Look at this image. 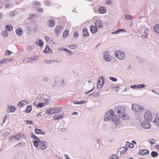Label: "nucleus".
Returning a JSON list of instances; mask_svg holds the SVG:
<instances>
[{
    "mask_svg": "<svg viewBox=\"0 0 159 159\" xmlns=\"http://www.w3.org/2000/svg\"><path fill=\"white\" fill-rule=\"evenodd\" d=\"M115 112L117 115L123 120H126L128 116L125 114L126 108L125 107L119 103H117L113 105Z\"/></svg>",
    "mask_w": 159,
    "mask_h": 159,
    "instance_id": "obj_1",
    "label": "nucleus"
},
{
    "mask_svg": "<svg viewBox=\"0 0 159 159\" xmlns=\"http://www.w3.org/2000/svg\"><path fill=\"white\" fill-rule=\"evenodd\" d=\"M34 146L39 149L43 150L46 149L48 145L47 142L43 140L39 139L38 141L34 140L33 141Z\"/></svg>",
    "mask_w": 159,
    "mask_h": 159,
    "instance_id": "obj_2",
    "label": "nucleus"
},
{
    "mask_svg": "<svg viewBox=\"0 0 159 159\" xmlns=\"http://www.w3.org/2000/svg\"><path fill=\"white\" fill-rule=\"evenodd\" d=\"M51 97L44 94H39L37 97V99L40 101H42L43 103L44 106L50 105V102H49V100Z\"/></svg>",
    "mask_w": 159,
    "mask_h": 159,
    "instance_id": "obj_3",
    "label": "nucleus"
},
{
    "mask_svg": "<svg viewBox=\"0 0 159 159\" xmlns=\"http://www.w3.org/2000/svg\"><path fill=\"white\" fill-rule=\"evenodd\" d=\"M132 109L134 111L137 112L142 111H144V108L143 106L136 104H132Z\"/></svg>",
    "mask_w": 159,
    "mask_h": 159,
    "instance_id": "obj_4",
    "label": "nucleus"
},
{
    "mask_svg": "<svg viewBox=\"0 0 159 159\" xmlns=\"http://www.w3.org/2000/svg\"><path fill=\"white\" fill-rule=\"evenodd\" d=\"M114 116V111L112 110L108 111L104 117V120H108L111 119Z\"/></svg>",
    "mask_w": 159,
    "mask_h": 159,
    "instance_id": "obj_5",
    "label": "nucleus"
},
{
    "mask_svg": "<svg viewBox=\"0 0 159 159\" xmlns=\"http://www.w3.org/2000/svg\"><path fill=\"white\" fill-rule=\"evenodd\" d=\"M115 54L116 58L120 60L123 59L125 56L124 52L120 50L116 51L115 52Z\"/></svg>",
    "mask_w": 159,
    "mask_h": 159,
    "instance_id": "obj_6",
    "label": "nucleus"
},
{
    "mask_svg": "<svg viewBox=\"0 0 159 159\" xmlns=\"http://www.w3.org/2000/svg\"><path fill=\"white\" fill-rule=\"evenodd\" d=\"M37 57V56H34L31 57L30 58H26L24 59L23 61L25 63L29 62L32 63L34 61L36 62L38 60Z\"/></svg>",
    "mask_w": 159,
    "mask_h": 159,
    "instance_id": "obj_7",
    "label": "nucleus"
},
{
    "mask_svg": "<svg viewBox=\"0 0 159 159\" xmlns=\"http://www.w3.org/2000/svg\"><path fill=\"white\" fill-rule=\"evenodd\" d=\"M144 118L147 121L150 122L152 121V115L149 110L146 111L144 114Z\"/></svg>",
    "mask_w": 159,
    "mask_h": 159,
    "instance_id": "obj_8",
    "label": "nucleus"
},
{
    "mask_svg": "<svg viewBox=\"0 0 159 159\" xmlns=\"http://www.w3.org/2000/svg\"><path fill=\"white\" fill-rule=\"evenodd\" d=\"M111 57L109 52L107 51L104 53L103 59L106 61H109L111 60Z\"/></svg>",
    "mask_w": 159,
    "mask_h": 159,
    "instance_id": "obj_9",
    "label": "nucleus"
},
{
    "mask_svg": "<svg viewBox=\"0 0 159 159\" xmlns=\"http://www.w3.org/2000/svg\"><path fill=\"white\" fill-rule=\"evenodd\" d=\"M149 121H147L143 122L141 125V126L143 128L149 129L150 127V124Z\"/></svg>",
    "mask_w": 159,
    "mask_h": 159,
    "instance_id": "obj_10",
    "label": "nucleus"
},
{
    "mask_svg": "<svg viewBox=\"0 0 159 159\" xmlns=\"http://www.w3.org/2000/svg\"><path fill=\"white\" fill-rule=\"evenodd\" d=\"M100 78L102 82L99 84H97V89L98 90L100 89L103 86L104 81V78L103 76L100 77Z\"/></svg>",
    "mask_w": 159,
    "mask_h": 159,
    "instance_id": "obj_11",
    "label": "nucleus"
},
{
    "mask_svg": "<svg viewBox=\"0 0 159 159\" xmlns=\"http://www.w3.org/2000/svg\"><path fill=\"white\" fill-rule=\"evenodd\" d=\"M149 153V151L147 149L141 150L139 151V154L140 155L144 156L148 155Z\"/></svg>",
    "mask_w": 159,
    "mask_h": 159,
    "instance_id": "obj_12",
    "label": "nucleus"
},
{
    "mask_svg": "<svg viewBox=\"0 0 159 159\" xmlns=\"http://www.w3.org/2000/svg\"><path fill=\"white\" fill-rule=\"evenodd\" d=\"M64 115V113H62L61 114H60V115H59V114L54 115L53 116V118L56 120H58V119H61L62 118H63Z\"/></svg>",
    "mask_w": 159,
    "mask_h": 159,
    "instance_id": "obj_13",
    "label": "nucleus"
},
{
    "mask_svg": "<svg viewBox=\"0 0 159 159\" xmlns=\"http://www.w3.org/2000/svg\"><path fill=\"white\" fill-rule=\"evenodd\" d=\"M90 30L92 33H95L98 31V28L97 27L93 25L90 27Z\"/></svg>",
    "mask_w": 159,
    "mask_h": 159,
    "instance_id": "obj_14",
    "label": "nucleus"
},
{
    "mask_svg": "<svg viewBox=\"0 0 159 159\" xmlns=\"http://www.w3.org/2000/svg\"><path fill=\"white\" fill-rule=\"evenodd\" d=\"M46 113L49 115L54 114L53 108L51 107L47 109L46 111Z\"/></svg>",
    "mask_w": 159,
    "mask_h": 159,
    "instance_id": "obj_15",
    "label": "nucleus"
},
{
    "mask_svg": "<svg viewBox=\"0 0 159 159\" xmlns=\"http://www.w3.org/2000/svg\"><path fill=\"white\" fill-rule=\"evenodd\" d=\"M112 121L114 124L118 125L120 123V120L119 118L114 117L112 119Z\"/></svg>",
    "mask_w": 159,
    "mask_h": 159,
    "instance_id": "obj_16",
    "label": "nucleus"
},
{
    "mask_svg": "<svg viewBox=\"0 0 159 159\" xmlns=\"http://www.w3.org/2000/svg\"><path fill=\"white\" fill-rule=\"evenodd\" d=\"M35 132L36 134H41L44 135L45 134V132L40 129H36L35 130Z\"/></svg>",
    "mask_w": 159,
    "mask_h": 159,
    "instance_id": "obj_17",
    "label": "nucleus"
},
{
    "mask_svg": "<svg viewBox=\"0 0 159 159\" xmlns=\"http://www.w3.org/2000/svg\"><path fill=\"white\" fill-rule=\"evenodd\" d=\"M48 23L50 27H53L55 24V22L54 20H49L48 21Z\"/></svg>",
    "mask_w": 159,
    "mask_h": 159,
    "instance_id": "obj_18",
    "label": "nucleus"
},
{
    "mask_svg": "<svg viewBox=\"0 0 159 159\" xmlns=\"http://www.w3.org/2000/svg\"><path fill=\"white\" fill-rule=\"evenodd\" d=\"M120 154H124L127 150V148L126 147H124L120 148Z\"/></svg>",
    "mask_w": 159,
    "mask_h": 159,
    "instance_id": "obj_19",
    "label": "nucleus"
},
{
    "mask_svg": "<svg viewBox=\"0 0 159 159\" xmlns=\"http://www.w3.org/2000/svg\"><path fill=\"white\" fill-rule=\"evenodd\" d=\"M16 110L15 107L13 106H11L9 107L7 109V112H13Z\"/></svg>",
    "mask_w": 159,
    "mask_h": 159,
    "instance_id": "obj_20",
    "label": "nucleus"
},
{
    "mask_svg": "<svg viewBox=\"0 0 159 159\" xmlns=\"http://www.w3.org/2000/svg\"><path fill=\"white\" fill-rule=\"evenodd\" d=\"M62 27L61 26L56 27L55 31L56 33L57 34H58L61 31H62Z\"/></svg>",
    "mask_w": 159,
    "mask_h": 159,
    "instance_id": "obj_21",
    "label": "nucleus"
},
{
    "mask_svg": "<svg viewBox=\"0 0 159 159\" xmlns=\"http://www.w3.org/2000/svg\"><path fill=\"white\" fill-rule=\"evenodd\" d=\"M24 135L21 133H18L16 135L14 136L15 139L17 140H19L22 138V136H24Z\"/></svg>",
    "mask_w": 159,
    "mask_h": 159,
    "instance_id": "obj_22",
    "label": "nucleus"
},
{
    "mask_svg": "<svg viewBox=\"0 0 159 159\" xmlns=\"http://www.w3.org/2000/svg\"><path fill=\"white\" fill-rule=\"evenodd\" d=\"M98 11L100 13L103 14L106 12L107 10L104 7H101L99 8Z\"/></svg>",
    "mask_w": 159,
    "mask_h": 159,
    "instance_id": "obj_23",
    "label": "nucleus"
},
{
    "mask_svg": "<svg viewBox=\"0 0 159 159\" xmlns=\"http://www.w3.org/2000/svg\"><path fill=\"white\" fill-rule=\"evenodd\" d=\"M27 101L24 100L21 101L18 104V106L21 107L24 105H25Z\"/></svg>",
    "mask_w": 159,
    "mask_h": 159,
    "instance_id": "obj_24",
    "label": "nucleus"
},
{
    "mask_svg": "<svg viewBox=\"0 0 159 159\" xmlns=\"http://www.w3.org/2000/svg\"><path fill=\"white\" fill-rule=\"evenodd\" d=\"M95 25L97 26H98L99 28H100L102 27L103 24L99 20H97L95 23Z\"/></svg>",
    "mask_w": 159,
    "mask_h": 159,
    "instance_id": "obj_25",
    "label": "nucleus"
},
{
    "mask_svg": "<svg viewBox=\"0 0 159 159\" xmlns=\"http://www.w3.org/2000/svg\"><path fill=\"white\" fill-rule=\"evenodd\" d=\"M53 108L54 110V114L59 112L61 111V108L59 107Z\"/></svg>",
    "mask_w": 159,
    "mask_h": 159,
    "instance_id": "obj_26",
    "label": "nucleus"
},
{
    "mask_svg": "<svg viewBox=\"0 0 159 159\" xmlns=\"http://www.w3.org/2000/svg\"><path fill=\"white\" fill-rule=\"evenodd\" d=\"M16 33L17 35L20 36L23 34V31L21 28H19L16 30Z\"/></svg>",
    "mask_w": 159,
    "mask_h": 159,
    "instance_id": "obj_27",
    "label": "nucleus"
},
{
    "mask_svg": "<svg viewBox=\"0 0 159 159\" xmlns=\"http://www.w3.org/2000/svg\"><path fill=\"white\" fill-rule=\"evenodd\" d=\"M154 30L156 33H159V24L157 25L154 26Z\"/></svg>",
    "mask_w": 159,
    "mask_h": 159,
    "instance_id": "obj_28",
    "label": "nucleus"
},
{
    "mask_svg": "<svg viewBox=\"0 0 159 159\" xmlns=\"http://www.w3.org/2000/svg\"><path fill=\"white\" fill-rule=\"evenodd\" d=\"M69 31L68 30H65L63 33V37L64 38L67 37L69 35Z\"/></svg>",
    "mask_w": 159,
    "mask_h": 159,
    "instance_id": "obj_29",
    "label": "nucleus"
},
{
    "mask_svg": "<svg viewBox=\"0 0 159 159\" xmlns=\"http://www.w3.org/2000/svg\"><path fill=\"white\" fill-rule=\"evenodd\" d=\"M122 31H125V30L124 29H119L115 32H112L111 33L112 34H117L119 33L122 32Z\"/></svg>",
    "mask_w": 159,
    "mask_h": 159,
    "instance_id": "obj_30",
    "label": "nucleus"
},
{
    "mask_svg": "<svg viewBox=\"0 0 159 159\" xmlns=\"http://www.w3.org/2000/svg\"><path fill=\"white\" fill-rule=\"evenodd\" d=\"M86 102L85 101L82 100L81 101H74V103L75 104H83L85 103Z\"/></svg>",
    "mask_w": 159,
    "mask_h": 159,
    "instance_id": "obj_31",
    "label": "nucleus"
},
{
    "mask_svg": "<svg viewBox=\"0 0 159 159\" xmlns=\"http://www.w3.org/2000/svg\"><path fill=\"white\" fill-rule=\"evenodd\" d=\"M5 29L7 31H10L12 29L13 27L11 25H6Z\"/></svg>",
    "mask_w": 159,
    "mask_h": 159,
    "instance_id": "obj_32",
    "label": "nucleus"
},
{
    "mask_svg": "<svg viewBox=\"0 0 159 159\" xmlns=\"http://www.w3.org/2000/svg\"><path fill=\"white\" fill-rule=\"evenodd\" d=\"M83 34L84 36H88L89 35V34L87 31V29H84L83 30Z\"/></svg>",
    "mask_w": 159,
    "mask_h": 159,
    "instance_id": "obj_33",
    "label": "nucleus"
},
{
    "mask_svg": "<svg viewBox=\"0 0 159 159\" xmlns=\"http://www.w3.org/2000/svg\"><path fill=\"white\" fill-rule=\"evenodd\" d=\"M158 155V153L155 151H152L151 153V156L153 157H157Z\"/></svg>",
    "mask_w": 159,
    "mask_h": 159,
    "instance_id": "obj_34",
    "label": "nucleus"
},
{
    "mask_svg": "<svg viewBox=\"0 0 159 159\" xmlns=\"http://www.w3.org/2000/svg\"><path fill=\"white\" fill-rule=\"evenodd\" d=\"M36 45H38L39 46H42L43 44V41L41 40H39L38 41H36L35 42Z\"/></svg>",
    "mask_w": 159,
    "mask_h": 159,
    "instance_id": "obj_35",
    "label": "nucleus"
},
{
    "mask_svg": "<svg viewBox=\"0 0 159 159\" xmlns=\"http://www.w3.org/2000/svg\"><path fill=\"white\" fill-rule=\"evenodd\" d=\"M25 143L23 142H19L18 144L16 145L15 146L16 147H23L24 146H25Z\"/></svg>",
    "mask_w": 159,
    "mask_h": 159,
    "instance_id": "obj_36",
    "label": "nucleus"
},
{
    "mask_svg": "<svg viewBox=\"0 0 159 159\" xmlns=\"http://www.w3.org/2000/svg\"><path fill=\"white\" fill-rule=\"evenodd\" d=\"M8 33L5 30H3L1 32L2 35L5 38H6L7 37Z\"/></svg>",
    "mask_w": 159,
    "mask_h": 159,
    "instance_id": "obj_37",
    "label": "nucleus"
},
{
    "mask_svg": "<svg viewBox=\"0 0 159 159\" xmlns=\"http://www.w3.org/2000/svg\"><path fill=\"white\" fill-rule=\"evenodd\" d=\"M32 110V106H31L30 105L28 106L27 107V108L25 110V112H26L29 113Z\"/></svg>",
    "mask_w": 159,
    "mask_h": 159,
    "instance_id": "obj_38",
    "label": "nucleus"
},
{
    "mask_svg": "<svg viewBox=\"0 0 159 159\" xmlns=\"http://www.w3.org/2000/svg\"><path fill=\"white\" fill-rule=\"evenodd\" d=\"M119 159V157L117 154L112 155L108 159Z\"/></svg>",
    "mask_w": 159,
    "mask_h": 159,
    "instance_id": "obj_39",
    "label": "nucleus"
},
{
    "mask_svg": "<svg viewBox=\"0 0 159 159\" xmlns=\"http://www.w3.org/2000/svg\"><path fill=\"white\" fill-rule=\"evenodd\" d=\"M50 49L49 48V46L46 45V48L43 50V52L44 53H48L49 52Z\"/></svg>",
    "mask_w": 159,
    "mask_h": 159,
    "instance_id": "obj_40",
    "label": "nucleus"
},
{
    "mask_svg": "<svg viewBox=\"0 0 159 159\" xmlns=\"http://www.w3.org/2000/svg\"><path fill=\"white\" fill-rule=\"evenodd\" d=\"M126 146H128L129 147L131 148H133L134 147V145L133 144L130 143L128 142H126Z\"/></svg>",
    "mask_w": 159,
    "mask_h": 159,
    "instance_id": "obj_41",
    "label": "nucleus"
},
{
    "mask_svg": "<svg viewBox=\"0 0 159 159\" xmlns=\"http://www.w3.org/2000/svg\"><path fill=\"white\" fill-rule=\"evenodd\" d=\"M30 136L32 138L37 140V141H38V140H39V139L38 137L35 136L33 133H32L31 134Z\"/></svg>",
    "mask_w": 159,
    "mask_h": 159,
    "instance_id": "obj_42",
    "label": "nucleus"
},
{
    "mask_svg": "<svg viewBox=\"0 0 159 159\" xmlns=\"http://www.w3.org/2000/svg\"><path fill=\"white\" fill-rule=\"evenodd\" d=\"M125 18L127 20H130L132 19V16L129 15H126L125 16Z\"/></svg>",
    "mask_w": 159,
    "mask_h": 159,
    "instance_id": "obj_43",
    "label": "nucleus"
},
{
    "mask_svg": "<svg viewBox=\"0 0 159 159\" xmlns=\"http://www.w3.org/2000/svg\"><path fill=\"white\" fill-rule=\"evenodd\" d=\"M156 142V140L152 139H149L148 141V142L151 145H153Z\"/></svg>",
    "mask_w": 159,
    "mask_h": 159,
    "instance_id": "obj_44",
    "label": "nucleus"
},
{
    "mask_svg": "<svg viewBox=\"0 0 159 159\" xmlns=\"http://www.w3.org/2000/svg\"><path fill=\"white\" fill-rule=\"evenodd\" d=\"M159 118L158 117V115H157V116H156V117L155 118V120H154V121L155 122H157V126L159 125Z\"/></svg>",
    "mask_w": 159,
    "mask_h": 159,
    "instance_id": "obj_45",
    "label": "nucleus"
},
{
    "mask_svg": "<svg viewBox=\"0 0 159 159\" xmlns=\"http://www.w3.org/2000/svg\"><path fill=\"white\" fill-rule=\"evenodd\" d=\"M43 106H44V104L43 102L39 103L37 106V107L42 108Z\"/></svg>",
    "mask_w": 159,
    "mask_h": 159,
    "instance_id": "obj_46",
    "label": "nucleus"
},
{
    "mask_svg": "<svg viewBox=\"0 0 159 159\" xmlns=\"http://www.w3.org/2000/svg\"><path fill=\"white\" fill-rule=\"evenodd\" d=\"M53 61H54L53 60H46L44 61L45 63L48 64L52 63Z\"/></svg>",
    "mask_w": 159,
    "mask_h": 159,
    "instance_id": "obj_47",
    "label": "nucleus"
},
{
    "mask_svg": "<svg viewBox=\"0 0 159 159\" xmlns=\"http://www.w3.org/2000/svg\"><path fill=\"white\" fill-rule=\"evenodd\" d=\"M33 4L36 6H39L40 5V3L37 1L33 2Z\"/></svg>",
    "mask_w": 159,
    "mask_h": 159,
    "instance_id": "obj_48",
    "label": "nucleus"
},
{
    "mask_svg": "<svg viewBox=\"0 0 159 159\" xmlns=\"http://www.w3.org/2000/svg\"><path fill=\"white\" fill-rule=\"evenodd\" d=\"M145 87V85L144 84H139L137 85V88H144Z\"/></svg>",
    "mask_w": 159,
    "mask_h": 159,
    "instance_id": "obj_49",
    "label": "nucleus"
},
{
    "mask_svg": "<svg viewBox=\"0 0 159 159\" xmlns=\"http://www.w3.org/2000/svg\"><path fill=\"white\" fill-rule=\"evenodd\" d=\"M65 51L66 52L69 54H73V53L71 51L69 50L68 49H67L66 48L65 49Z\"/></svg>",
    "mask_w": 159,
    "mask_h": 159,
    "instance_id": "obj_50",
    "label": "nucleus"
},
{
    "mask_svg": "<svg viewBox=\"0 0 159 159\" xmlns=\"http://www.w3.org/2000/svg\"><path fill=\"white\" fill-rule=\"evenodd\" d=\"M77 47L76 45H71L69 46V48L71 49H74L75 48Z\"/></svg>",
    "mask_w": 159,
    "mask_h": 159,
    "instance_id": "obj_51",
    "label": "nucleus"
},
{
    "mask_svg": "<svg viewBox=\"0 0 159 159\" xmlns=\"http://www.w3.org/2000/svg\"><path fill=\"white\" fill-rule=\"evenodd\" d=\"M110 79L114 82H115L117 80V79L114 77H110L109 78Z\"/></svg>",
    "mask_w": 159,
    "mask_h": 159,
    "instance_id": "obj_52",
    "label": "nucleus"
},
{
    "mask_svg": "<svg viewBox=\"0 0 159 159\" xmlns=\"http://www.w3.org/2000/svg\"><path fill=\"white\" fill-rule=\"evenodd\" d=\"M14 139L15 137L14 136L11 137L9 139V142H10L12 141Z\"/></svg>",
    "mask_w": 159,
    "mask_h": 159,
    "instance_id": "obj_53",
    "label": "nucleus"
},
{
    "mask_svg": "<svg viewBox=\"0 0 159 159\" xmlns=\"http://www.w3.org/2000/svg\"><path fill=\"white\" fill-rule=\"evenodd\" d=\"M11 59H11H7V58H4L3 59V61L4 62H6V61H9Z\"/></svg>",
    "mask_w": 159,
    "mask_h": 159,
    "instance_id": "obj_54",
    "label": "nucleus"
},
{
    "mask_svg": "<svg viewBox=\"0 0 159 159\" xmlns=\"http://www.w3.org/2000/svg\"><path fill=\"white\" fill-rule=\"evenodd\" d=\"M79 36V34L77 32H75L74 33V36L75 37H77Z\"/></svg>",
    "mask_w": 159,
    "mask_h": 159,
    "instance_id": "obj_55",
    "label": "nucleus"
},
{
    "mask_svg": "<svg viewBox=\"0 0 159 159\" xmlns=\"http://www.w3.org/2000/svg\"><path fill=\"white\" fill-rule=\"evenodd\" d=\"M26 123L30 124L33 125V122L32 121H30L28 120L26 121Z\"/></svg>",
    "mask_w": 159,
    "mask_h": 159,
    "instance_id": "obj_56",
    "label": "nucleus"
},
{
    "mask_svg": "<svg viewBox=\"0 0 159 159\" xmlns=\"http://www.w3.org/2000/svg\"><path fill=\"white\" fill-rule=\"evenodd\" d=\"M27 49L29 51H30L32 49L31 46L30 45L27 46Z\"/></svg>",
    "mask_w": 159,
    "mask_h": 159,
    "instance_id": "obj_57",
    "label": "nucleus"
},
{
    "mask_svg": "<svg viewBox=\"0 0 159 159\" xmlns=\"http://www.w3.org/2000/svg\"><path fill=\"white\" fill-rule=\"evenodd\" d=\"M48 80V78L47 77H44L43 78V80L45 82H47Z\"/></svg>",
    "mask_w": 159,
    "mask_h": 159,
    "instance_id": "obj_58",
    "label": "nucleus"
},
{
    "mask_svg": "<svg viewBox=\"0 0 159 159\" xmlns=\"http://www.w3.org/2000/svg\"><path fill=\"white\" fill-rule=\"evenodd\" d=\"M9 134L8 132H6L2 134V136L3 137H6Z\"/></svg>",
    "mask_w": 159,
    "mask_h": 159,
    "instance_id": "obj_59",
    "label": "nucleus"
},
{
    "mask_svg": "<svg viewBox=\"0 0 159 159\" xmlns=\"http://www.w3.org/2000/svg\"><path fill=\"white\" fill-rule=\"evenodd\" d=\"M106 3L109 4H111V1L110 0H107Z\"/></svg>",
    "mask_w": 159,
    "mask_h": 159,
    "instance_id": "obj_60",
    "label": "nucleus"
},
{
    "mask_svg": "<svg viewBox=\"0 0 159 159\" xmlns=\"http://www.w3.org/2000/svg\"><path fill=\"white\" fill-rule=\"evenodd\" d=\"M131 88L133 89H136L137 88V85H132L130 86Z\"/></svg>",
    "mask_w": 159,
    "mask_h": 159,
    "instance_id": "obj_61",
    "label": "nucleus"
},
{
    "mask_svg": "<svg viewBox=\"0 0 159 159\" xmlns=\"http://www.w3.org/2000/svg\"><path fill=\"white\" fill-rule=\"evenodd\" d=\"M37 11L39 12H43V10L41 8H38L37 9Z\"/></svg>",
    "mask_w": 159,
    "mask_h": 159,
    "instance_id": "obj_62",
    "label": "nucleus"
},
{
    "mask_svg": "<svg viewBox=\"0 0 159 159\" xmlns=\"http://www.w3.org/2000/svg\"><path fill=\"white\" fill-rule=\"evenodd\" d=\"M65 48H58V50L59 51H63V50H64V51H65Z\"/></svg>",
    "mask_w": 159,
    "mask_h": 159,
    "instance_id": "obj_63",
    "label": "nucleus"
},
{
    "mask_svg": "<svg viewBox=\"0 0 159 159\" xmlns=\"http://www.w3.org/2000/svg\"><path fill=\"white\" fill-rule=\"evenodd\" d=\"M138 116L137 118L139 120H141V116L139 114H138Z\"/></svg>",
    "mask_w": 159,
    "mask_h": 159,
    "instance_id": "obj_64",
    "label": "nucleus"
}]
</instances>
